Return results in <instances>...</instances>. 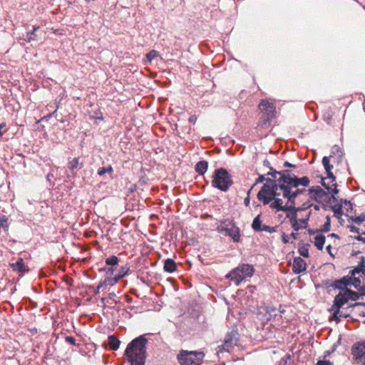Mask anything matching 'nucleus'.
Wrapping results in <instances>:
<instances>
[{
	"label": "nucleus",
	"instance_id": "obj_1",
	"mask_svg": "<svg viewBox=\"0 0 365 365\" xmlns=\"http://www.w3.org/2000/svg\"><path fill=\"white\" fill-rule=\"evenodd\" d=\"M274 173L280 175L278 185L280 187L283 197L288 200L289 202L295 204L297 197L307 191L305 188H299V186H309V178L307 176L299 178L296 171L289 169L281 170Z\"/></svg>",
	"mask_w": 365,
	"mask_h": 365
},
{
	"label": "nucleus",
	"instance_id": "obj_2",
	"mask_svg": "<svg viewBox=\"0 0 365 365\" xmlns=\"http://www.w3.org/2000/svg\"><path fill=\"white\" fill-rule=\"evenodd\" d=\"M279 180L280 176L277 177L273 183H264L258 192L257 197L263 205L269 204L270 208L273 210L286 211L288 209H291L290 207H288L290 203L287 200V203L283 205V200L279 197L281 195H282L280 187L278 185Z\"/></svg>",
	"mask_w": 365,
	"mask_h": 365
},
{
	"label": "nucleus",
	"instance_id": "obj_3",
	"mask_svg": "<svg viewBox=\"0 0 365 365\" xmlns=\"http://www.w3.org/2000/svg\"><path fill=\"white\" fill-rule=\"evenodd\" d=\"M147 343V339L141 335L128 344L124 355L130 365H145Z\"/></svg>",
	"mask_w": 365,
	"mask_h": 365
},
{
	"label": "nucleus",
	"instance_id": "obj_4",
	"mask_svg": "<svg viewBox=\"0 0 365 365\" xmlns=\"http://www.w3.org/2000/svg\"><path fill=\"white\" fill-rule=\"evenodd\" d=\"M233 185L232 176L223 168L216 169L212 175V186L227 192Z\"/></svg>",
	"mask_w": 365,
	"mask_h": 365
},
{
	"label": "nucleus",
	"instance_id": "obj_5",
	"mask_svg": "<svg viewBox=\"0 0 365 365\" xmlns=\"http://www.w3.org/2000/svg\"><path fill=\"white\" fill-rule=\"evenodd\" d=\"M254 272L255 269L252 265L242 264L232 269L226 274L225 277L233 281L236 286H239L244 279L251 277Z\"/></svg>",
	"mask_w": 365,
	"mask_h": 365
},
{
	"label": "nucleus",
	"instance_id": "obj_6",
	"mask_svg": "<svg viewBox=\"0 0 365 365\" xmlns=\"http://www.w3.org/2000/svg\"><path fill=\"white\" fill-rule=\"evenodd\" d=\"M204 356L205 354L202 351L182 350L178 355V359L181 365H200Z\"/></svg>",
	"mask_w": 365,
	"mask_h": 365
},
{
	"label": "nucleus",
	"instance_id": "obj_7",
	"mask_svg": "<svg viewBox=\"0 0 365 365\" xmlns=\"http://www.w3.org/2000/svg\"><path fill=\"white\" fill-rule=\"evenodd\" d=\"M217 230L230 237L234 242H240V230L232 220H225L222 225L217 227Z\"/></svg>",
	"mask_w": 365,
	"mask_h": 365
},
{
	"label": "nucleus",
	"instance_id": "obj_8",
	"mask_svg": "<svg viewBox=\"0 0 365 365\" xmlns=\"http://www.w3.org/2000/svg\"><path fill=\"white\" fill-rule=\"evenodd\" d=\"M259 110L263 112V123L266 124L274 118L275 106L273 103L262 100L259 104Z\"/></svg>",
	"mask_w": 365,
	"mask_h": 365
},
{
	"label": "nucleus",
	"instance_id": "obj_9",
	"mask_svg": "<svg viewBox=\"0 0 365 365\" xmlns=\"http://www.w3.org/2000/svg\"><path fill=\"white\" fill-rule=\"evenodd\" d=\"M351 354L358 364L365 365V341L354 345Z\"/></svg>",
	"mask_w": 365,
	"mask_h": 365
},
{
	"label": "nucleus",
	"instance_id": "obj_10",
	"mask_svg": "<svg viewBox=\"0 0 365 365\" xmlns=\"http://www.w3.org/2000/svg\"><path fill=\"white\" fill-rule=\"evenodd\" d=\"M359 294L358 292H354L349 288L345 289L344 292H339L338 294H336L334 297V299H337L339 298V300L343 302V306L346 304L348 301H356L359 299Z\"/></svg>",
	"mask_w": 365,
	"mask_h": 365
},
{
	"label": "nucleus",
	"instance_id": "obj_11",
	"mask_svg": "<svg viewBox=\"0 0 365 365\" xmlns=\"http://www.w3.org/2000/svg\"><path fill=\"white\" fill-rule=\"evenodd\" d=\"M105 262L106 266H108L107 276L114 275L115 272L117 271L116 267L119 263L118 257L115 255H111L106 259Z\"/></svg>",
	"mask_w": 365,
	"mask_h": 365
},
{
	"label": "nucleus",
	"instance_id": "obj_12",
	"mask_svg": "<svg viewBox=\"0 0 365 365\" xmlns=\"http://www.w3.org/2000/svg\"><path fill=\"white\" fill-rule=\"evenodd\" d=\"M359 268H361V270L364 269V268H362L361 267H359ZM352 280V286L357 289L361 295H365V284L363 283L362 271H361L359 273H355L354 277H353Z\"/></svg>",
	"mask_w": 365,
	"mask_h": 365
},
{
	"label": "nucleus",
	"instance_id": "obj_13",
	"mask_svg": "<svg viewBox=\"0 0 365 365\" xmlns=\"http://www.w3.org/2000/svg\"><path fill=\"white\" fill-rule=\"evenodd\" d=\"M343 307V302L339 300V298L337 299H334L333 304L331 305L329 311L332 312V316L330 317V320L335 321L336 323H339L341 320L339 317V309Z\"/></svg>",
	"mask_w": 365,
	"mask_h": 365
},
{
	"label": "nucleus",
	"instance_id": "obj_14",
	"mask_svg": "<svg viewBox=\"0 0 365 365\" xmlns=\"http://www.w3.org/2000/svg\"><path fill=\"white\" fill-rule=\"evenodd\" d=\"M309 196L315 201L319 202L327 195V192L320 186H312L308 190Z\"/></svg>",
	"mask_w": 365,
	"mask_h": 365
},
{
	"label": "nucleus",
	"instance_id": "obj_15",
	"mask_svg": "<svg viewBox=\"0 0 365 365\" xmlns=\"http://www.w3.org/2000/svg\"><path fill=\"white\" fill-rule=\"evenodd\" d=\"M307 269L306 262L300 257H294L292 264V270L295 274H300Z\"/></svg>",
	"mask_w": 365,
	"mask_h": 365
},
{
	"label": "nucleus",
	"instance_id": "obj_16",
	"mask_svg": "<svg viewBox=\"0 0 365 365\" xmlns=\"http://www.w3.org/2000/svg\"><path fill=\"white\" fill-rule=\"evenodd\" d=\"M263 165L269 169V171L266 174L267 176V183H273L274 180H275L277 177L280 176L279 175H275V173H274L278 171L271 166L269 161L267 159L263 161Z\"/></svg>",
	"mask_w": 365,
	"mask_h": 365
},
{
	"label": "nucleus",
	"instance_id": "obj_17",
	"mask_svg": "<svg viewBox=\"0 0 365 365\" xmlns=\"http://www.w3.org/2000/svg\"><path fill=\"white\" fill-rule=\"evenodd\" d=\"M237 339H235V335L232 334H228L225 339V342L223 345H222V348L225 351L229 352L230 349H232L235 345L237 344Z\"/></svg>",
	"mask_w": 365,
	"mask_h": 365
},
{
	"label": "nucleus",
	"instance_id": "obj_18",
	"mask_svg": "<svg viewBox=\"0 0 365 365\" xmlns=\"http://www.w3.org/2000/svg\"><path fill=\"white\" fill-rule=\"evenodd\" d=\"M361 269L359 268V266L358 265V267H356L354 269L349 271V272L347 275L343 277L341 279L343 280L344 287H348L349 286V287L352 286V284H353L352 279H353V277H354V274L359 273V272H361Z\"/></svg>",
	"mask_w": 365,
	"mask_h": 365
},
{
	"label": "nucleus",
	"instance_id": "obj_19",
	"mask_svg": "<svg viewBox=\"0 0 365 365\" xmlns=\"http://www.w3.org/2000/svg\"><path fill=\"white\" fill-rule=\"evenodd\" d=\"M289 203L290 204L288 205V207H290L291 209H288L285 212H287L286 217L289 219L290 222H292L297 220V212L302 210V208L296 207L295 204H292V202Z\"/></svg>",
	"mask_w": 365,
	"mask_h": 365
},
{
	"label": "nucleus",
	"instance_id": "obj_20",
	"mask_svg": "<svg viewBox=\"0 0 365 365\" xmlns=\"http://www.w3.org/2000/svg\"><path fill=\"white\" fill-rule=\"evenodd\" d=\"M10 267L13 270L19 272H25L28 270L21 257H19L16 262L10 263Z\"/></svg>",
	"mask_w": 365,
	"mask_h": 365
},
{
	"label": "nucleus",
	"instance_id": "obj_21",
	"mask_svg": "<svg viewBox=\"0 0 365 365\" xmlns=\"http://www.w3.org/2000/svg\"><path fill=\"white\" fill-rule=\"evenodd\" d=\"M263 309L265 312V319L267 321L271 320L277 316V308L273 305H267Z\"/></svg>",
	"mask_w": 365,
	"mask_h": 365
},
{
	"label": "nucleus",
	"instance_id": "obj_22",
	"mask_svg": "<svg viewBox=\"0 0 365 365\" xmlns=\"http://www.w3.org/2000/svg\"><path fill=\"white\" fill-rule=\"evenodd\" d=\"M108 344L111 350L116 351L119 349L120 341L115 335H110L108 337Z\"/></svg>",
	"mask_w": 365,
	"mask_h": 365
},
{
	"label": "nucleus",
	"instance_id": "obj_23",
	"mask_svg": "<svg viewBox=\"0 0 365 365\" xmlns=\"http://www.w3.org/2000/svg\"><path fill=\"white\" fill-rule=\"evenodd\" d=\"M207 168L208 163L206 160H200L195 165V170L200 175H203L207 172Z\"/></svg>",
	"mask_w": 365,
	"mask_h": 365
},
{
	"label": "nucleus",
	"instance_id": "obj_24",
	"mask_svg": "<svg viewBox=\"0 0 365 365\" xmlns=\"http://www.w3.org/2000/svg\"><path fill=\"white\" fill-rule=\"evenodd\" d=\"M176 263L173 259L168 258L165 260L163 269L165 272L172 273L176 269Z\"/></svg>",
	"mask_w": 365,
	"mask_h": 365
},
{
	"label": "nucleus",
	"instance_id": "obj_25",
	"mask_svg": "<svg viewBox=\"0 0 365 365\" xmlns=\"http://www.w3.org/2000/svg\"><path fill=\"white\" fill-rule=\"evenodd\" d=\"M68 164L69 169L71 172H73L76 169L80 170L83 167V163H79V158H74L69 161Z\"/></svg>",
	"mask_w": 365,
	"mask_h": 365
},
{
	"label": "nucleus",
	"instance_id": "obj_26",
	"mask_svg": "<svg viewBox=\"0 0 365 365\" xmlns=\"http://www.w3.org/2000/svg\"><path fill=\"white\" fill-rule=\"evenodd\" d=\"M343 155V150L339 145H335L332 147L330 158L337 156L339 160L340 161L342 159Z\"/></svg>",
	"mask_w": 365,
	"mask_h": 365
},
{
	"label": "nucleus",
	"instance_id": "obj_27",
	"mask_svg": "<svg viewBox=\"0 0 365 365\" xmlns=\"http://www.w3.org/2000/svg\"><path fill=\"white\" fill-rule=\"evenodd\" d=\"M325 242V237L323 235H317L314 237V245L319 250H322Z\"/></svg>",
	"mask_w": 365,
	"mask_h": 365
},
{
	"label": "nucleus",
	"instance_id": "obj_28",
	"mask_svg": "<svg viewBox=\"0 0 365 365\" xmlns=\"http://www.w3.org/2000/svg\"><path fill=\"white\" fill-rule=\"evenodd\" d=\"M349 222H354L357 225H361L363 222L365 221V213L362 212L359 216H349Z\"/></svg>",
	"mask_w": 365,
	"mask_h": 365
},
{
	"label": "nucleus",
	"instance_id": "obj_29",
	"mask_svg": "<svg viewBox=\"0 0 365 365\" xmlns=\"http://www.w3.org/2000/svg\"><path fill=\"white\" fill-rule=\"evenodd\" d=\"M262 221L260 220V215H258L257 217H255L253 222H252V229L255 231V232H262Z\"/></svg>",
	"mask_w": 365,
	"mask_h": 365
},
{
	"label": "nucleus",
	"instance_id": "obj_30",
	"mask_svg": "<svg viewBox=\"0 0 365 365\" xmlns=\"http://www.w3.org/2000/svg\"><path fill=\"white\" fill-rule=\"evenodd\" d=\"M331 210L334 212V216L336 218H340L343 215L342 204L335 205L330 206Z\"/></svg>",
	"mask_w": 365,
	"mask_h": 365
},
{
	"label": "nucleus",
	"instance_id": "obj_31",
	"mask_svg": "<svg viewBox=\"0 0 365 365\" xmlns=\"http://www.w3.org/2000/svg\"><path fill=\"white\" fill-rule=\"evenodd\" d=\"M324 180H325V178H322V186H324L327 190H331V192H332L331 198L334 200H336L335 195H336L339 192V190L336 188V187H337L336 183H334L333 184V186L334 187V189L331 190V187L324 182Z\"/></svg>",
	"mask_w": 365,
	"mask_h": 365
},
{
	"label": "nucleus",
	"instance_id": "obj_32",
	"mask_svg": "<svg viewBox=\"0 0 365 365\" xmlns=\"http://www.w3.org/2000/svg\"><path fill=\"white\" fill-rule=\"evenodd\" d=\"M39 29V26H35L34 27V29L32 31H28L26 33V40L29 42H31L32 41L37 40V36L36 34V31Z\"/></svg>",
	"mask_w": 365,
	"mask_h": 365
},
{
	"label": "nucleus",
	"instance_id": "obj_33",
	"mask_svg": "<svg viewBox=\"0 0 365 365\" xmlns=\"http://www.w3.org/2000/svg\"><path fill=\"white\" fill-rule=\"evenodd\" d=\"M332 287H334V289H339L340 290V292H344L345 289H347L348 287H344V282H343V280L342 279H336L333 284H332Z\"/></svg>",
	"mask_w": 365,
	"mask_h": 365
},
{
	"label": "nucleus",
	"instance_id": "obj_34",
	"mask_svg": "<svg viewBox=\"0 0 365 365\" xmlns=\"http://www.w3.org/2000/svg\"><path fill=\"white\" fill-rule=\"evenodd\" d=\"M129 270L130 267L128 264H125L124 266L120 267L116 274L120 277V279H121L128 274Z\"/></svg>",
	"mask_w": 365,
	"mask_h": 365
},
{
	"label": "nucleus",
	"instance_id": "obj_35",
	"mask_svg": "<svg viewBox=\"0 0 365 365\" xmlns=\"http://www.w3.org/2000/svg\"><path fill=\"white\" fill-rule=\"evenodd\" d=\"M113 173V169L111 165H108V167H102L98 168V175L100 176L103 175L106 173L112 174Z\"/></svg>",
	"mask_w": 365,
	"mask_h": 365
},
{
	"label": "nucleus",
	"instance_id": "obj_36",
	"mask_svg": "<svg viewBox=\"0 0 365 365\" xmlns=\"http://www.w3.org/2000/svg\"><path fill=\"white\" fill-rule=\"evenodd\" d=\"M322 164L324 167L326 173H329L330 170L333 168V165L330 164L329 158L324 156L322 158Z\"/></svg>",
	"mask_w": 365,
	"mask_h": 365
},
{
	"label": "nucleus",
	"instance_id": "obj_37",
	"mask_svg": "<svg viewBox=\"0 0 365 365\" xmlns=\"http://www.w3.org/2000/svg\"><path fill=\"white\" fill-rule=\"evenodd\" d=\"M331 228V218L329 215L326 216V222L323 227L320 229V231L322 232H327L330 230Z\"/></svg>",
	"mask_w": 365,
	"mask_h": 365
},
{
	"label": "nucleus",
	"instance_id": "obj_38",
	"mask_svg": "<svg viewBox=\"0 0 365 365\" xmlns=\"http://www.w3.org/2000/svg\"><path fill=\"white\" fill-rule=\"evenodd\" d=\"M113 277H112V278H110L109 277L110 276H107V277L105 279L106 280H108L107 284L113 286L115 283H117L119 279H120V277H118V275L116 274H114V275H113Z\"/></svg>",
	"mask_w": 365,
	"mask_h": 365
},
{
	"label": "nucleus",
	"instance_id": "obj_39",
	"mask_svg": "<svg viewBox=\"0 0 365 365\" xmlns=\"http://www.w3.org/2000/svg\"><path fill=\"white\" fill-rule=\"evenodd\" d=\"M159 56V53L155 50H152L146 54V58L148 62H151L155 58Z\"/></svg>",
	"mask_w": 365,
	"mask_h": 365
},
{
	"label": "nucleus",
	"instance_id": "obj_40",
	"mask_svg": "<svg viewBox=\"0 0 365 365\" xmlns=\"http://www.w3.org/2000/svg\"><path fill=\"white\" fill-rule=\"evenodd\" d=\"M8 228L9 224H8V218L5 215H2L0 217V228Z\"/></svg>",
	"mask_w": 365,
	"mask_h": 365
},
{
	"label": "nucleus",
	"instance_id": "obj_41",
	"mask_svg": "<svg viewBox=\"0 0 365 365\" xmlns=\"http://www.w3.org/2000/svg\"><path fill=\"white\" fill-rule=\"evenodd\" d=\"M299 253L304 257H309V250L307 246H302L299 248Z\"/></svg>",
	"mask_w": 365,
	"mask_h": 365
},
{
	"label": "nucleus",
	"instance_id": "obj_42",
	"mask_svg": "<svg viewBox=\"0 0 365 365\" xmlns=\"http://www.w3.org/2000/svg\"><path fill=\"white\" fill-rule=\"evenodd\" d=\"M277 226L276 227H270V226H268L266 225H263L261 229H262V231H265L269 233H273L277 231Z\"/></svg>",
	"mask_w": 365,
	"mask_h": 365
},
{
	"label": "nucleus",
	"instance_id": "obj_43",
	"mask_svg": "<svg viewBox=\"0 0 365 365\" xmlns=\"http://www.w3.org/2000/svg\"><path fill=\"white\" fill-rule=\"evenodd\" d=\"M266 175H259L258 178L255 180V184L252 187H255L257 184L263 182L264 181L267 182V178H265Z\"/></svg>",
	"mask_w": 365,
	"mask_h": 365
},
{
	"label": "nucleus",
	"instance_id": "obj_44",
	"mask_svg": "<svg viewBox=\"0 0 365 365\" xmlns=\"http://www.w3.org/2000/svg\"><path fill=\"white\" fill-rule=\"evenodd\" d=\"M291 358L289 354L285 355L284 357H282L280 361H279V365H287L288 360H289Z\"/></svg>",
	"mask_w": 365,
	"mask_h": 365
},
{
	"label": "nucleus",
	"instance_id": "obj_45",
	"mask_svg": "<svg viewBox=\"0 0 365 365\" xmlns=\"http://www.w3.org/2000/svg\"><path fill=\"white\" fill-rule=\"evenodd\" d=\"M65 341L71 344V345H76V339L73 337V336H66L65 338Z\"/></svg>",
	"mask_w": 365,
	"mask_h": 365
},
{
	"label": "nucleus",
	"instance_id": "obj_46",
	"mask_svg": "<svg viewBox=\"0 0 365 365\" xmlns=\"http://www.w3.org/2000/svg\"><path fill=\"white\" fill-rule=\"evenodd\" d=\"M290 222H291L292 227L294 231H298L300 230L301 227L299 225L297 220H296L294 221H292Z\"/></svg>",
	"mask_w": 365,
	"mask_h": 365
},
{
	"label": "nucleus",
	"instance_id": "obj_47",
	"mask_svg": "<svg viewBox=\"0 0 365 365\" xmlns=\"http://www.w3.org/2000/svg\"><path fill=\"white\" fill-rule=\"evenodd\" d=\"M253 189V187H251V188L248 190L247 192V197L245 198V200H244V204L246 205V206H248L250 205V192L252 191V190Z\"/></svg>",
	"mask_w": 365,
	"mask_h": 365
},
{
	"label": "nucleus",
	"instance_id": "obj_48",
	"mask_svg": "<svg viewBox=\"0 0 365 365\" xmlns=\"http://www.w3.org/2000/svg\"><path fill=\"white\" fill-rule=\"evenodd\" d=\"M347 228L349 229L350 232H353V233H359V228L354 226V225H347Z\"/></svg>",
	"mask_w": 365,
	"mask_h": 365
},
{
	"label": "nucleus",
	"instance_id": "obj_49",
	"mask_svg": "<svg viewBox=\"0 0 365 365\" xmlns=\"http://www.w3.org/2000/svg\"><path fill=\"white\" fill-rule=\"evenodd\" d=\"M341 202H344L345 205H348V207L346 208V210L347 211H349V210H351L353 209V207H352V204L351 203L350 201H348L346 200H341Z\"/></svg>",
	"mask_w": 365,
	"mask_h": 365
},
{
	"label": "nucleus",
	"instance_id": "obj_50",
	"mask_svg": "<svg viewBox=\"0 0 365 365\" xmlns=\"http://www.w3.org/2000/svg\"><path fill=\"white\" fill-rule=\"evenodd\" d=\"M327 179H329L331 180V182H333L335 181L336 180V178L335 176L334 175L333 173L331 172V170L329 171V173H327Z\"/></svg>",
	"mask_w": 365,
	"mask_h": 365
},
{
	"label": "nucleus",
	"instance_id": "obj_51",
	"mask_svg": "<svg viewBox=\"0 0 365 365\" xmlns=\"http://www.w3.org/2000/svg\"><path fill=\"white\" fill-rule=\"evenodd\" d=\"M316 365H333V364L329 361L320 360L317 363Z\"/></svg>",
	"mask_w": 365,
	"mask_h": 365
},
{
	"label": "nucleus",
	"instance_id": "obj_52",
	"mask_svg": "<svg viewBox=\"0 0 365 365\" xmlns=\"http://www.w3.org/2000/svg\"><path fill=\"white\" fill-rule=\"evenodd\" d=\"M284 168H296L297 165L294 164H292L288 161H285L283 165Z\"/></svg>",
	"mask_w": 365,
	"mask_h": 365
},
{
	"label": "nucleus",
	"instance_id": "obj_53",
	"mask_svg": "<svg viewBox=\"0 0 365 365\" xmlns=\"http://www.w3.org/2000/svg\"><path fill=\"white\" fill-rule=\"evenodd\" d=\"M339 317L340 319L341 318H347L350 316V314L349 313H346L344 311H341V309H339Z\"/></svg>",
	"mask_w": 365,
	"mask_h": 365
},
{
	"label": "nucleus",
	"instance_id": "obj_54",
	"mask_svg": "<svg viewBox=\"0 0 365 365\" xmlns=\"http://www.w3.org/2000/svg\"><path fill=\"white\" fill-rule=\"evenodd\" d=\"M289 236L285 235L284 233H283L282 236V240L283 242V243L284 244H287L289 242Z\"/></svg>",
	"mask_w": 365,
	"mask_h": 365
},
{
	"label": "nucleus",
	"instance_id": "obj_55",
	"mask_svg": "<svg viewBox=\"0 0 365 365\" xmlns=\"http://www.w3.org/2000/svg\"><path fill=\"white\" fill-rule=\"evenodd\" d=\"M309 216L307 218L300 219L299 221L304 225V227H306L308 224Z\"/></svg>",
	"mask_w": 365,
	"mask_h": 365
},
{
	"label": "nucleus",
	"instance_id": "obj_56",
	"mask_svg": "<svg viewBox=\"0 0 365 365\" xmlns=\"http://www.w3.org/2000/svg\"><path fill=\"white\" fill-rule=\"evenodd\" d=\"M58 108V103L56 104V110L53 113H51L48 114L47 115H46L44 118H51L53 115H54V114L57 112Z\"/></svg>",
	"mask_w": 365,
	"mask_h": 365
},
{
	"label": "nucleus",
	"instance_id": "obj_57",
	"mask_svg": "<svg viewBox=\"0 0 365 365\" xmlns=\"http://www.w3.org/2000/svg\"><path fill=\"white\" fill-rule=\"evenodd\" d=\"M107 282L108 280H106L104 279V281L103 282H101L98 284V289H100L101 287H103L104 285L107 284Z\"/></svg>",
	"mask_w": 365,
	"mask_h": 365
},
{
	"label": "nucleus",
	"instance_id": "obj_58",
	"mask_svg": "<svg viewBox=\"0 0 365 365\" xmlns=\"http://www.w3.org/2000/svg\"><path fill=\"white\" fill-rule=\"evenodd\" d=\"M364 263H365L364 258L362 257L361 259V261L359 262V266L361 267L362 268H364V270H365V264H364Z\"/></svg>",
	"mask_w": 365,
	"mask_h": 365
},
{
	"label": "nucleus",
	"instance_id": "obj_59",
	"mask_svg": "<svg viewBox=\"0 0 365 365\" xmlns=\"http://www.w3.org/2000/svg\"><path fill=\"white\" fill-rule=\"evenodd\" d=\"M364 303L355 302L354 304H349L348 307H355L356 306L364 305Z\"/></svg>",
	"mask_w": 365,
	"mask_h": 365
},
{
	"label": "nucleus",
	"instance_id": "obj_60",
	"mask_svg": "<svg viewBox=\"0 0 365 365\" xmlns=\"http://www.w3.org/2000/svg\"><path fill=\"white\" fill-rule=\"evenodd\" d=\"M354 238H355L356 240H358V241H361V242H365V238H364V237H363L361 235L356 236Z\"/></svg>",
	"mask_w": 365,
	"mask_h": 365
},
{
	"label": "nucleus",
	"instance_id": "obj_61",
	"mask_svg": "<svg viewBox=\"0 0 365 365\" xmlns=\"http://www.w3.org/2000/svg\"><path fill=\"white\" fill-rule=\"evenodd\" d=\"M5 126H6L5 123H0V137L2 136V135H3V133L1 132L2 128H4Z\"/></svg>",
	"mask_w": 365,
	"mask_h": 365
},
{
	"label": "nucleus",
	"instance_id": "obj_62",
	"mask_svg": "<svg viewBox=\"0 0 365 365\" xmlns=\"http://www.w3.org/2000/svg\"><path fill=\"white\" fill-rule=\"evenodd\" d=\"M189 121L191 122V123H195V121H196V117L194 116V115L190 116V118H189Z\"/></svg>",
	"mask_w": 365,
	"mask_h": 365
},
{
	"label": "nucleus",
	"instance_id": "obj_63",
	"mask_svg": "<svg viewBox=\"0 0 365 365\" xmlns=\"http://www.w3.org/2000/svg\"><path fill=\"white\" fill-rule=\"evenodd\" d=\"M298 234L296 232H292L289 237H292L293 239L296 240L297 238Z\"/></svg>",
	"mask_w": 365,
	"mask_h": 365
},
{
	"label": "nucleus",
	"instance_id": "obj_64",
	"mask_svg": "<svg viewBox=\"0 0 365 365\" xmlns=\"http://www.w3.org/2000/svg\"><path fill=\"white\" fill-rule=\"evenodd\" d=\"M329 237H335V238L339 239V236L337 234H335V233L330 234L329 235Z\"/></svg>",
	"mask_w": 365,
	"mask_h": 365
}]
</instances>
